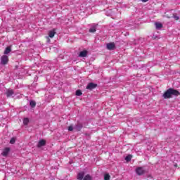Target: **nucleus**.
I'll return each mask as SVG.
<instances>
[{
  "label": "nucleus",
  "mask_w": 180,
  "mask_h": 180,
  "mask_svg": "<svg viewBox=\"0 0 180 180\" xmlns=\"http://www.w3.org/2000/svg\"><path fill=\"white\" fill-rule=\"evenodd\" d=\"M136 172L137 174V175H143L145 172L146 170H144V169H143V167H138L136 169Z\"/></svg>",
  "instance_id": "nucleus-4"
},
{
  "label": "nucleus",
  "mask_w": 180,
  "mask_h": 180,
  "mask_svg": "<svg viewBox=\"0 0 180 180\" xmlns=\"http://www.w3.org/2000/svg\"><path fill=\"white\" fill-rule=\"evenodd\" d=\"M44 146H46V140L44 139L40 140L37 144L38 148H40V147H44Z\"/></svg>",
  "instance_id": "nucleus-7"
},
{
  "label": "nucleus",
  "mask_w": 180,
  "mask_h": 180,
  "mask_svg": "<svg viewBox=\"0 0 180 180\" xmlns=\"http://www.w3.org/2000/svg\"><path fill=\"white\" fill-rule=\"evenodd\" d=\"M84 175H85V173H84L83 172H81L78 173L77 179L78 180H84Z\"/></svg>",
  "instance_id": "nucleus-12"
},
{
  "label": "nucleus",
  "mask_w": 180,
  "mask_h": 180,
  "mask_svg": "<svg viewBox=\"0 0 180 180\" xmlns=\"http://www.w3.org/2000/svg\"><path fill=\"white\" fill-rule=\"evenodd\" d=\"M11 51H12V48L11 46H7L4 52V56L9 54Z\"/></svg>",
  "instance_id": "nucleus-11"
},
{
  "label": "nucleus",
  "mask_w": 180,
  "mask_h": 180,
  "mask_svg": "<svg viewBox=\"0 0 180 180\" xmlns=\"http://www.w3.org/2000/svg\"><path fill=\"white\" fill-rule=\"evenodd\" d=\"M142 2H148V0H141Z\"/></svg>",
  "instance_id": "nucleus-25"
},
{
  "label": "nucleus",
  "mask_w": 180,
  "mask_h": 180,
  "mask_svg": "<svg viewBox=\"0 0 180 180\" xmlns=\"http://www.w3.org/2000/svg\"><path fill=\"white\" fill-rule=\"evenodd\" d=\"M9 63V57L6 55H3L1 57V65H6Z\"/></svg>",
  "instance_id": "nucleus-2"
},
{
  "label": "nucleus",
  "mask_w": 180,
  "mask_h": 180,
  "mask_svg": "<svg viewBox=\"0 0 180 180\" xmlns=\"http://www.w3.org/2000/svg\"><path fill=\"white\" fill-rule=\"evenodd\" d=\"M23 124H25V126L29 124V118H24Z\"/></svg>",
  "instance_id": "nucleus-18"
},
{
  "label": "nucleus",
  "mask_w": 180,
  "mask_h": 180,
  "mask_svg": "<svg viewBox=\"0 0 180 180\" xmlns=\"http://www.w3.org/2000/svg\"><path fill=\"white\" fill-rule=\"evenodd\" d=\"M68 130L69 131H72V130H74V127H72V125L69 126Z\"/></svg>",
  "instance_id": "nucleus-23"
},
{
  "label": "nucleus",
  "mask_w": 180,
  "mask_h": 180,
  "mask_svg": "<svg viewBox=\"0 0 180 180\" xmlns=\"http://www.w3.org/2000/svg\"><path fill=\"white\" fill-rule=\"evenodd\" d=\"M86 56H88V51L86 50L82 51L79 54V57H86Z\"/></svg>",
  "instance_id": "nucleus-10"
},
{
  "label": "nucleus",
  "mask_w": 180,
  "mask_h": 180,
  "mask_svg": "<svg viewBox=\"0 0 180 180\" xmlns=\"http://www.w3.org/2000/svg\"><path fill=\"white\" fill-rule=\"evenodd\" d=\"M89 32V33H95V32H96V27L90 28Z\"/></svg>",
  "instance_id": "nucleus-21"
},
{
  "label": "nucleus",
  "mask_w": 180,
  "mask_h": 180,
  "mask_svg": "<svg viewBox=\"0 0 180 180\" xmlns=\"http://www.w3.org/2000/svg\"><path fill=\"white\" fill-rule=\"evenodd\" d=\"M167 18H168L169 19V18H171V16L167 15Z\"/></svg>",
  "instance_id": "nucleus-26"
},
{
  "label": "nucleus",
  "mask_w": 180,
  "mask_h": 180,
  "mask_svg": "<svg viewBox=\"0 0 180 180\" xmlns=\"http://www.w3.org/2000/svg\"><path fill=\"white\" fill-rule=\"evenodd\" d=\"M55 35H56V30L49 31V37H50L51 39H53V37H54Z\"/></svg>",
  "instance_id": "nucleus-13"
},
{
  "label": "nucleus",
  "mask_w": 180,
  "mask_h": 180,
  "mask_svg": "<svg viewBox=\"0 0 180 180\" xmlns=\"http://www.w3.org/2000/svg\"><path fill=\"white\" fill-rule=\"evenodd\" d=\"M30 105L31 108H36V101H31L30 102Z\"/></svg>",
  "instance_id": "nucleus-14"
},
{
  "label": "nucleus",
  "mask_w": 180,
  "mask_h": 180,
  "mask_svg": "<svg viewBox=\"0 0 180 180\" xmlns=\"http://www.w3.org/2000/svg\"><path fill=\"white\" fill-rule=\"evenodd\" d=\"M174 19H175V20H179V17L178 15H176V14H173Z\"/></svg>",
  "instance_id": "nucleus-22"
},
{
  "label": "nucleus",
  "mask_w": 180,
  "mask_h": 180,
  "mask_svg": "<svg viewBox=\"0 0 180 180\" xmlns=\"http://www.w3.org/2000/svg\"><path fill=\"white\" fill-rule=\"evenodd\" d=\"M115 47H116V45H115V43L113 42L107 44L108 50H115Z\"/></svg>",
  "instance_id": "nucleus-6"
},
{
  "label": "nucleus",
  "mask_w": 180,
  "mask_h": 180,
  "mask_svg": "<svg viewBox=\"0 0 180 180\" xmlns=\"http://www.w3.org/2000/svg\"><path fill=\"white\" fill-rule=\"evenodd\" d=\"M14 92L12 89H8L6 92L7 98H10V96H12L13 95Z\"/></svg>",
  "instance_id": "nucleus-8"
},
{
  "label": "nucleus",
  "mask_w": 180,
  "mask_h": 180,
  "mask_svg": "<svg viewBox=\"0 0 180 180\" xmlns=\"http://www.w3.org/2000/svg\"><path fill=\"white\" fill-rule=\"evenodd\" d=\"M9 151H11V149L9 148H6L1 155L4 156V157H6V155H8V154H9Z\"/></svg>",
  "instance_id": "nucleus-9"
},
{
  "label": "nucleus",
  "mask_w": 180,
  "mask_h": 180,
  "mask_svg": "<svg viewBox=\"0 0 180 180\" xmlns=\"http://www.w3.org/2000/svg\"><path fill=\"white\" fill-rule=\"evenodd\" d=\"M15 139L13 138H12L11 140H10V143L11 144H15Z\"/></svg>",
  "instance_id": "nucleus-24"
},
{
  "label": "nucleus",
  "mask_w": 180,
  "mask_h": 180,
  "mask_svg": "<svg viewBox=\"0 0 180 180\" xmlns=\"http://www.w3.org/2000/svg\"><path fill=\"white\" fill-rule=\"evenodd\" d=\"M81 95H82V91L80 89L77 90L76 91V96H81Z\"/></svg>",
  "instance_id": "nucleus-19"
},
{
  "label": "nucleus",
  "mask_w": 180,
  "mask_h": 180,
  "mask_svg": "<svg viewBox=\"0 0 180 180\" xmlns=\"http://www.w3.org/2000/svg\"><path fill=\"white\" fill-rule=\"evenodd\" d=\"M180 92L174 89H168L162 95L164 99H171L172 96H179Z\"/></svg>",
  "instance_id": "nucleus-1"
},
{
  "label": "nucleus",
  "mask_w": 180,
  "mask_h": 180,
  "mask_svg": "<svg viewBox=\"0 0 180 180\" xmlns=\"http://www.w3.org/2000/svg\"><path fill=\"white\" fill-rule=\"evenodd\" d=\"M132 155H128L126 158L125 160H127V162H129V161H131V158H132Z\"/></svg>",
  "instance_id": "nucleus-15"
},
{
  "label": "nucleus",
  "mask_w": 180,
  "mask_h": 180,
  "mask_svg": "<svg viewBox=\"0 0 180 180\" xmlns=\"http://www.w3.org/2000/svg\"><path fill=\"white\" fill-rule=\"evenodd\" d=\"M82 124L81 122H78L75 127V130H76V131H81V130H82Z\"/></svg>",
  "instance_id": "nucleus-5"
},
{
  "label": "nucleus",
  "mask_w": 180,
  "mask_h": 180,
  "mask_svg": "<svg viewBox=\"0 0 180 180\" xmlns=\"http://www.w3.org/2000/svg\"><path fill=\"white\" fill-rule=\"evenodd\" d=\"M98 86L97 84L90 82L87 84L86 89H89V91H92L93 89H95Z\"/></svg>",
  "instance_id": "nucleus-3"
},
{
  "label": "nucleus",
  "mask_w": 180,
  "mask_h": 180,
  "mask_svg": "<svg viewBox=\"0 0 180 180\" xmlns=\"http://www.w3.org/2000/svg\"><path fill=\"white\" fill-rule=\"evenodd\" d=\"M155 26H156V29H161V27H162V24L160 22H156Z\"/></svg>",
  "instance_id": "nucleus-17"
},
{
  "label": "nucleus",
  "mask_w": 180,
  "mask_h": 180,
  "mask_svg": "<svg viewBox=\"0 0 180 180\" xmlns=\"http://www.w3.org/2000/svg\"><path fill=\"white\" fill-rule=\"evenodd\" d=\"M83 180H92V177L91 175L87 174L84 177Z\"/></svg>",
  "instance_id": "nucleus-16"
},
{
  "label": "nucleus",
  "mask_w": 180,
  "mask_h": 180,
  "mask_svg": "<svg viewBox=\"0 0 180 180\" xmlns=\"http://www.w3.org/2000/svg\"><path fill=\"white\" fill-rule=\"evenodd\" d=\"M104 180H110V175L109 174H106L104 175Z\"/></svg>",
  "instance_id": "nucleus-20"
}]
</instances>
